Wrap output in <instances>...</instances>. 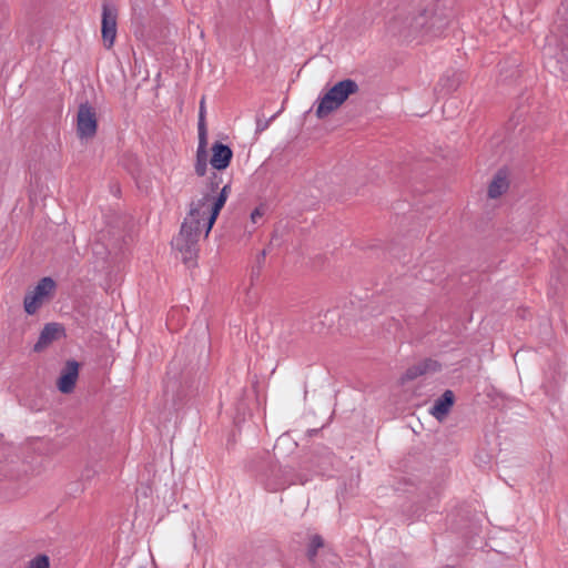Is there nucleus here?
<instances>
[{
  "label": "nucleus",
  "instance_id": "ddd939ff",
  "mask_svg": "<svg viewBox=\"0 0 568 568\" xmlns=\"http://www.w3.org/2000/svg\"><path fill=\"white\" fill-rule=\"evenodd\" d=\"M195 173L199 176H204L207 170V151H196Z\"/></svg>",
  "mask_w": 568,
  "mask_h": 568
},
{
  "label": "nucleus",
  "instance_id": "9b49d317",
  "mask_svg": "<svg viewBox=\"0 0 568 568\" xmlns=\"http://www.w3.org/2000/svg\"><path fill=\"white\" fill-rule=\"evenodd\" d=\"M62 334V327L59 324L50 323L47 324L38 339V342L34 345V351L40 352L44 347H47L49 344H51L53 341L58 339L59 336Z\"/></svg>",
  "mask_w": 568,
  "mask_h": 568
},
{
  "label": "nucleus",
  "instance_id": "6e6552de",
  "mask_svg": "<svg viewBox=\"0 0 568 568\" xmlns=\"http://www.w3.org/2000/svg\"><path fill=\"white\" fill-rule=\"evenodd\" d=\"M212 156L210 163L215 170H225L232 160L233 152L226 144L216 142L212 145Z\"/></svg>",
  "mask_w": 568,
  "mask_h": 568
},
{
  "label": "nucleus",
  "instance_id": "f257e3e1",
  "mask_svg": "<svg viewBox=\"0 0 568 568\" xmlns=\"http://www.w3.org/2000/svg\"><path fill=\"white\" fill-rule=\"evenodd\" d=\"M229 193L230 185L225 184L217 195L207 193L197 201H193L190 205L189 214L184 219V223L204 232V236L206 237L220 211L224 206Z\"/></svg>",
  "mask_w": 568,
  "mask_h": 568
},
{
  "label": "nucleus",
  "instance_id": "aec40b11",
  "mask_svg": "<svg viewBox=\"0 0 568 568\" xmlns=\"http://www.w3.org/2000/svg\"><path fill=\"white\" fill-rule=\"evenodd\" d=\"M203 130H206L204 119L201 116L199 120V134L203 132Z\"/></svg>",
  "mask_w": 568,
  "mask_h": 568
},
{
  "label": "nucleus",
  "instance_id": "2eb2a0df",
  "mask_svg": "<svg viewBox=\"0 0 568 568\" xmlns=\"http://www.w3.org/2000/svg\"><path fill=\"white\" fill-rule=\"evenodd\" d=\"M323 546V539L321 536L315 535L311 539L310 549H308V556L310 558H313L316 555V551L318 548Z\"/></svg>",
  "mask_w": 568,
  "mask_h": 568
},
{
  "label": "nucleus",
  "instance_id": "4468645a",
  "mask_svg": "<svg viewBox=\"0 0 568 568\" xmlns=\"http://www.w3.org/2000/svg\"><path fill=\"white\" fill-rule=\"evenodd\" d=\"M24 568H50V559L44 554H39L29 560Z\"/></svg>",
  "mask_w": 568,
  "mask_h": 568
},
{
  "label": "nucleus",
  "instance_id": "9d476101",
  "mask_svg": "<svg viewBox=\"0 0 568 568\" xmlns=\"http://www.w3.org/2000/svg\"><path fill=\"white\" fill-rule=\"evenodd\" d=\"M454 393L447 389L438 399L435 400L430 408V414L437 419L443 420L449 413L454 404Z\"/></svg>",
  "mask_w": 568,
  "mask_h": 568
},
{
  "label": "nucleus",
  "instance_id": "f03ea898",
  "mask_svg": "<svg viewBox=\"0 0 568 568\" xmlns=\"http://www.w3.org/2000/svg\"><path fill=\"white\" fill-rule=\"evenodd\" d=\"M358 92V84L352 79H344L335 83L316 100L315 114L318 119H324L339 109L343 103L352 95Z\"/></svg>",
  "mask_w": 568,
  "mask_h": 568
},
{
  "label": "nucleus",
  "instance_id": "412c9836",
  "mask_svg": "<svg viewBox=\"0 0 568 568\" xmlns=\"http://www.w3.org/2000/svg\"><path fill=\"white\" fill-rule=\"evenodd\" d=\"M201 116L204 119V99H202L200 104V118Z\"/></svg>",
  "mask_w": 568,
  "mask_h": 568
},
{
  "label": "nucleus",
  "instance_id": "dca6fc26",
  "mask_svg": "<svg viewBox=\"0 0 568 568\" xmlns=\"http://www.w3.org/2000/svg\"><path fill=\"white\" fill-rule=\"evenodd\" d=\"M181 387L180 383L178 381L168 379L165 382L164 390L166 394L169 393H175V390H179Z\"/></svg>",
  "mask_w": 568,
  "mask_h": 568
},
{
  "label": "nucleus",
  "instance_id": "f8f14e48",
  "mask_svg": "<svg viewBox=\"0 0 568 568\" xmlns=\"http://www.w3.org/2000/svg\"><path fill=\"white\" fill-rule=\"evenodd\" d=\"M437 369H438L437 362L427 359V361H424L422 363H418V364L409 367L405 372V374L403 376V381H412V379H415L418 376H422L428 372H435Z\"/></svg>",
  "mask_w": 568,
  "mask_h": 568
},
{
  "label": "nucleus",
  "instance_id": "423d86ee",
  "mask_svg": "<svg viewBox=\"0 0 568 568\" xmlns=\"http://www.w3.org/2000/svg\"><path fill=\"white\" fill-rule=\"evenodd\" d=\"M98 129L95 110L88 103L81 104L77 116V133L80 139H92Z\"/></svg>",
  "mask_w": 568,
  "mask_h": 568
},
{
  "label": "nucleus",
  "instance_id": "20e7f679",
  "mask_svg": "<svg viewBox=\"0 0 568 568\" xmlns=\"http://www.w3.org/2000/svg\"><path fill=\"white\" fill-rule=\"evenodd\" d=\"M55 288L57 284L51 277L41 278L24 296L23 308L26 313L29 315L36 314L53 296Z\"/></svg>",
  "mask_w": 568,
  "mask_h": 568
},
{
  "label": "nucleus",
  "instance_id": "f3484780",
  "mask_svg": "<svg viewBox=\"0 0 568 568\" xmlns=\"http://www.w3.org/2000/svg\"><path fill=\"white\" fill-rule=\"evenodd\" d=\"M196 151H206V130L199 135V145Z\"/></svg>",
  "mask_w": 568,
  "mask_h": 568
},
{
  "label": "nucleus",
  "instance_id": "a211bd4d",
  "mask_svg": "<svg viewBox=\"0 0 568 568\" xmlns=\"http://www.w3.org/2000/svg\"><path fill=\"white\" fill-rule=\"evenodd\" d=\"M263 215V212L260 209H255L251 214V220L253 223H256L258 219H261Z\"/></svg>",
  "mask_w": 568,
  "mask_h": 568
},
{
  "label": "nucleus",
  "instance_id": "39448f33",
  "mask_svg": "<svg viewBox=\"0 0 568 568\" xmlns=\"http://www.w3.org/2000/svg\"><path fill=\"white\" fill-rule=\"evenodd\" d=\"M118 31V9L110 2L102 4L101 34L102 41L106 49H111L114 44Z\"/></svg>",
  "mask_w": 568,
  "mask_h": 568
},
{
  "label": "nucleus",
  "instance_id": "6ab92c4d",
  "mask_svg": "<svg viewBox=\"0 0 568 568\" xmlns=\"http://www.w3.org/2000/svg\"><path fill=\"white\" fill-rule=\"evenodd\" d=\"M265 488L268 491H277V490L282 489L283 487L281 485H276V484H273L271 481H266L265 483Z\"/></svg>",
  "mask_w": 568,
  "mask_h": 568
},
{
  "label": "nucleus",
  "instance_id": "7ed1b4c3",
  "mask_svg": "<svg viewBox=\"0 0 568 568\" xmlns=\"http://www.w3.org/2000/svg\"><path fill=\"white\" fill-rule=\"evenodd\" d=\"M202 235L204 232L183 222L180 233L172 240L173 248L181 254L182 261L190 267L196 264L197 242Z\"/></svg>",
  "mask_w": 568,
  "mask_h": 568
},
{
  "label": "nucleus",
  "instance_id": "1a4fd4ad",
  "mask_svg": "<svg viewBox=\"0 0 568 568\" xmlns=\"http://www.w3.org/2000/svg\"><path fill=\"white\" fill-rule=\"evenodd\" d=\"M509 189L508 172L504 169L498 170L488 185V196L498 199Z\"/></svg>",
  "mask_w": 568,
  "mask_h": 568
},
{
  "label": "nucleus",
  "instance_id": "0eeeda50",
  "mask_svg": "<svg viewBox=\"0 0 568 568\" xmlns=\"http://www.w3.org/2000/svg\"><path fill=\"white\" fill-rule=\"evenodd\" d=\"M79 378V364L75 361H68L57 381V387L62 394H70L74 390Z\"/></svg>",
  "mask_w": 568,
  "mask_h": 568
}]
</instances>
